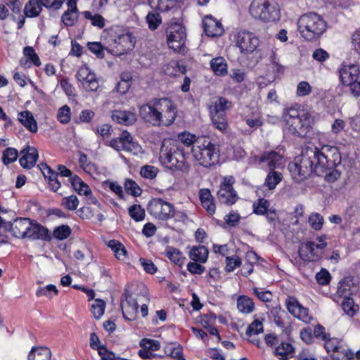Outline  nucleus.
Returning a JSON list of instances; mask_svg holds the SVG:
<instances>
[{
	"label": "nucleus",
	"instance_id": "4d7b16f0",
	"mask_svg": "<svg viewBox=\"0 0 360 360\" xmlns=\"http://www.w3.org/2000/svg\"><path fill=\"white\" fill-rule=\"evenodd\" d=\"M84 15L85 18L91 20L93 25L99 28H103L105 26V20L101 15L96 14L93 15L89 11H85Z\"/></svg>",
	"mask_w": 360,
	"mask_h": 360
},
{
	"label": "nucleus",
	"instance_id": "7ed1b4c3",
	"mask_svg": "<svg viewBox=\"0 0 360 360\" xmlns=\"http://www.w3.org/2000/svg\"><path fill=\"white\" fill-rule=\"evenodd\" d=\"M284 120L288 130L301 137L307 135L313 123V118L309 111L295 108H290L285 110Z\"/></svg>",
	"mask_w": 360,
	"mask_h": 360
},
{
	"label": "nucleus",
	"instance_id": "a211bd4d",
	"mask_svg": "<svg viewBox=\"0 0 360 360\" xmlns=\"http://www.w3.org/2000/svg\"><path fill=\"white\" fill-rule=\"evenodd\" d=\"M285 304L288 311L303 322L309 323L311 319L308 314L307 309L303 307L295 297H288L285 300Z\"/></svg>",
	"mask_w": 360,
	"mask_h": 360
},
{
	"label": "nucleus",
	"instance_id": "ea45409f",
	"mask_svg": "<svg viewBox=\"0 0 360 360\" xmlns=\"http://www.w3.org/2000/svg\"><path fill=\"white\" fill-rule=\"evenodd\" d=\"M333 360H352L354 358V353L349 349L340 345L338 349L330 354Z\"/></svg>",
	"mask_w": 360,
	"mask_h": 360
},
{
	"label": "nucleus",
	"instance_id": "f704fd0d",
	"mask_svg": "<svg viewBox=\"0 0 360 360\" xmlns=\"http://www.w3.org/2000/svg\"><path fill=\"white\" fill-rule=\"evenodd\" d=\"M210 65L217 75L224 76L227 74V63L224 58H213L210 62Z\"/></svg>",
	"mask_w": 360,
	"mask_h": 360
},
{
	"label": "nucleus",
	"instance_id": "412c9836",
	"mask_svg": "<svg viewBox=\"0 0 360 360\" xmlns=\"http://www.w3.org/2000/svg\"><path fill=\"white\" fill-rule=\"evenodd\" d=\"M203 26L205 32L210 37H220L224 32L221 23L212 16H206L204 18Z\"/></svg>",
	"mask_w": 360,
	"mask_h": 360
},
{
	"label": "nucleus",
	"instance_id": "69168bd1",
	"mask_svg": "<svg viewBox=\"0 0 360 360\" xmlns=\"http://www.w3.org/2000/svg\"><path fill=\"white\" fill-rule=\"evenodd\" d=\"M140 346L148 349L152 353L160 349V345L158 340L150 339H142L140 342Z\"/></svg>",
	"mask_w": 360,
	"mask_h": 360
},
{
	"label": "nucleus",
	"instance_id": "4c0bfd02",
	"mask_svg": "<svg viewBox=\"0 0 360 360\" xmlns=\"http://www.w3.org/2000/svg\"><path fill=\"white\" fill-rule=\"evenodd\" d=\"M283 178L281 172L275 170H270L265 179L264 186L269 190H274L276 186L281 181Z\"/></svg>",
	"mask_w": 360,
	"mask_h": 360
},
{
	"label": "nucleus",
	"instance_id": "680f3d73",
	"mask_svg": "<svg viewBox=\"0 0 360 360\" xmlns=\"http://www.w3.org/2000/svg\"><path fill=\"white\" fill-rule=\"evenodd\" d=\"M269 68H271L272 71L276 75L282 73L284 70L283 66L279 63L278 59L274 52H272L270 56Z\"/></svg>",
	"mask_w": 360,
	"mask_h": 360
},
{
	"label": "nucleus",
	"instance_id": "aec40b11",
	"mask_svg": "<svg viewBox=\"0 0 360 360\" xmlns=\"http://www.w3.org/2000/svg\"><path fill=\"white\" fill-rule=\"evenodd\" d=\"M22 155L19 160L20 165L25 169H30L34 166L38 159V151L32 146H27L20 151Z\"/></svg>",
	"mask_w": 360,
	"mask_h": 360
},
{
	"label": "nucleus",
	"instance_id": "e433bc0d",
	"mask_svg": "<svg viewBox=\"0 0 360 360\" xmlns=\"http://www.w3.org/2000/svg\"><path fill=\"white\" fill-rule=\"evenodd\" d=\"M108 247L114 252V255L117 259L124 260L126 259L127 250L120 242L116 240H111L108 243Z\"/></svg>",
	"mask_w": 360,
	"mask_h": 360
},
{
	"label": "nucleus",
	"instance_id": "c85d7f7f",
	"mask_svg": "<svg viewBox=\"0 0 360 360\" xmlns=\"http://www.w3.org/2000/svg\"><path fill=\"white\" fill-rule=\"evenodd\" d=\"M294 347L290 343L282 342L275 349V355L279 359L286 360L294 355Z\"/></svg>",
	"mask_w": 360,
	"mask_h": 360
},
{
	"label": "nucleus",
	"instance_id": "72a5a7b5",
	"mask_svg": "<svg viewBox=\"0 0 360 360\" xmlns=\"http://www.w3.org/2000/svg\"><path fill=\"white\" fill-rule=\"evenodd\" d=\"M42 10V4L40 0H30L24 8V13L27 17L33 18L38 16Z\"/></svg>",
	"mask_w": 360,
	"mask_h": 360
},
{
	"label": "nucleus",
	"instance_id": "bb28decb",
	"mask_svg": "<svg viewBox=\"0 0 360 360\" xmlns=\"http://www.w3.org/2000/svg\"><path fill=\"white\" fill-rule=\"evenodd\" d=\"M231 102L224 97H219L210 107V115H226L225 111L230 108Z\"/></svg>",
	"mask_w": 360,
	"mask_h": 360
},
{
	"label": "nucleus",
	"instance_id": "6ab92c4d",
	"mask_svg": "<svg viewBox=\"0 0 360 360\" xmlns=\"http://www.w3.org/2000/svg\"><path fill=\"white\" fill-rule=\"evenodd\" d=\"M259 164L266 163L267 167L270 170H275L276 168H278L283 166V156L276 151H266L258 158Z\"/></svg>",
	"mask_w": 360,
	"mask_h": 360
},
{
	"label": "nucleus",
	"instance_id": "4be33fe9",
	"mask_svg": "<svg viewBox=\"0 0 360 360\" xmlns=\"http://www.w3.org/2000/svg\"><path fill=\"white\" fill-rule=\"evenodd\" d=\"M31 221L28 218L15 219L11 224V230L15 237L27 238Z\"/></svg>",
	"mask_w": 360,
	"mask_h": 360
},
{
	"label": "nucleus",
	"instance_id": "49530a36",
	"mask_svg": "<svg viewBox=\"0 0 360 360\" xmlns=\"http://www.w3.org/2000/svg\"><path fill=\"white\" fill-rule=\"evenodd\" d=\"M269 202L264 198H259L253 204L254 212L257 214L263 215L269 210Z\"/></svg>",
	"mask_w": 360,
	"mask_h": 360
},
{
	"label": "nucleus",
	"instance_id": "4468645a",
	"mask_svg": "<svg viewBox=\"0 0 360 360\" xmlns=\"http://www.w3.org/2000/svg\"><path fill=\"white\" fill-rule=\"evenodd\" d=\"M145 297L139 295H133L126 293L125 300L122 302V311L123 316L129 321L135 320L138 313L139 303L142 302Z\"/></svg>",
	"mask_w": 360,
	"mask_h": 360
},
{
	"label": "nucleus",
	"instance_id": "ddd939ff",
	"mask_svg": "<svg viewBox=\"0 0 360 360\" xmlns=\"http://www.w3.org/2000/svg\"><path fill=\"white\" fill-rule=\"evenodd\" d=\"M76 78L87 91H96L99 88L98 78L86 64H84L79 68Z\"/></svg>",
	"mask_w": 360,
	"mask_h": 360
},
{
	"label": "nucleus",
	"instance_id": "13d9d810",
	"mask_svg": "<svg viewBox=\"0 0 360 360\" xmlns=\"http://www.w3.org/2000/svg\"><path fill=\"white\" fill-rule=\"evenodd\" d=\"M158 169L152 165H145L141 168V175L146 179H153L156 177Z\"/></svg>",
	"mask_w": 360,
	"mask_h": 360
},
{
	"label": "nucleus",
	"instance_id": "393cba45",
	"mask_svg": "<svg viewBox=\"0 0 360 360\" xmlns=\"http://www.w3.org/2000/svg\"><path fill=\"white\" fill-rule=\"evenodd\" d=\"M27 238L33 240L41 239L44 240H50V235L47 229L43 226L31 221Z\"/></svg>",
	"mask_w": 360,
	"mask_h": 360
},
{
	"label": "nucleus",
	"instance_id": "0eeeda50",
	"mask_svg": "<svg viewBox=\"0 0 360 360\" xmlns=\"http://www.w3.org/2000/svg\"><path fill=\"white\" fill-rule=\"evenodd\" d=\"M232 41L243 56L253 54L259 47V39L252 32L246 30H236Z\"/></svg>",
	"mask_w": 360,
	"mask_h": 360
},
{
	"label": "nucleus",
	"instance_id": "e2e57ef3",
	"mask_svg": "<svg viewBox=\"0 0 360 360\" xmlns=\"http://www.w3.org/2000/svg\"><path fill=\"white\" fill-rule=\"evenodd\" d=\"M24 55L36 66L41 65L40 60L35 53L34 49L31 46H26L23 51Z\"/></svg>",
	"mask_w": 360,
	"mask_h": 360
},
{
	"label": "nucleus",
	"instance_id": "5fc2aeb1",
	"mask_svg": "<svg viewBox=\"0 0 360 360\" xmlns=\"http://www.w3.org/2000/svg\"><path fill=\"white\" fill-rule=\"evenodd\" d=\"M146 21L150 30H155L161 23V18L158 13H150L146 16Z\"/></svg>",
	"mask_w": 360,
	"mask_h": 360
},
{
	"label": "nucleus",
	"instance_id": "473e14b6",
	"mask_svg": "<svg viewBox=\"0 0 360 360\" xmlns=\"http://www.w3.org/2000/svg\"><path fill=\"white\" fill-rule=\"evenodd\" d=\"M208 257V250L203 245L193 247L189 253L191 259L204 263L207 261Z\"/></svg>",
	"mask_w": 360,
	"mask_h": 360
},
{
	"label": "nucleus",
	"instance_id": "2eb2a0df",
	"mask_svg": "<svg viewBox=\"0 0 360 360\" xmlns=\"http://www.w3.org/2000/svg\"><path fill=\"white\" fill-rule=\"evenodd\" d=\"M235 179L233 176H226L220 186L217 193L219 200L226 205H233L238 199L237 193L233 188Z\"/></svg>",
	"mask_w": 360,
	"mask_h": 360
},
{
	"label": "nucleus",
	"instance_id": "09e8293b",
	"mask_svg": "<svg viewBox=\"0 0 360 360\" xmlns=\"http://www.w3.org/2000/svg\"><path fill=\"white\" fill-rule=\"evenodd\" d=\"M308 221L313 229L319 231L323 226V217L320 214L314 212L309 215Z\"/></svg>",
	"mask_w": 360,
	"mask_h": 360
},
{
	"label": "nucleus",
	"instance_id": "0e129e2a",
	"mask_svg": "<svg viewBox=\"0 0 360 360\" xmlns=\"http://www.w3.org/2000/svg\"><path fill=\"white\" fill-rule=\"evenodd\" d=\"M241 259L237 257H227L226 258V270L228 272L233 271L236 267L240 266Z\"/></svg>",
	"mask_w": 360,
	"mask_h": 360
},
{
	"label": "nucleus",
	"instance_id": "a18cd8bd",
	"mask_svg": "<svg viewBox=\"0 0 360 360\" xmlns=\"http://www.w3.org/2000/svg\"><path fill=\"white\" fill-rule=\"evenodd\" d=\"M18 156V153L16 149L13 148H7L3 152L2 161L4 165H8L15 162Z\"/></svg>",
	"mask_w": 360,
	"mask_h": 360
},
{
	"label": "nucleus",
	"instance_id": "37998d69",
	"mask_svg": "<svg viewBox=\"0 0 360 360\" xmlns=\"http://www.w3.org/2000/svg\"><path fill=\"white\" fill-rule=\"evenodd\" d=\"M177 137L178 140L187 147L193 145L195 143L200 142L195 135L186 131L179 133Z\"/></svg>",
	"mask_w": 360,
	"mask_h": 360
},
{
	"label": "nucleus",
	"instance_id": "f3484780",
	"mask_svg": "<svg viewBox=\"0 0 360 360\" xmlns=\"http://www.w3.org/2000/svg\"><path fill=\"white\" fill-rule=\"evenodd\" d=\"M109 146L117 151L133 152L138 148V145L132 141V137L127 131H123L120 137L110 141Z\"/></svg>",
	"mask_w": 360,
	"mask_h": 360
},
{
	"label": "nucleus",
	"instance_id": "a878e982",
	"mask_svg": "<svg viewBox=\"0 0 360 360\" xmlns=\"http://www.w3.org/2000/svg\"><path fill=\"white\" fill-rule=\"evenodd\" d=\"M18 120L30 132L36 133L37 131V123L31 112L25 110L19 112Z\"/></svg>",
	"mask_w": 360,
	"mask_h": 360
},
{
	"label": "nucleus",
	"instance_id": "de8ad7c7",
	"mask_svg": "<svg viewBox=\"0 0 360 360\" xmlns=\"http://www.w3.org/2000/svg\"><path fill=\"white\" fill-rule=\"evenodd\" d=\"M71 234V229L68 225H61L56 227L53 231L54 238L58 240H64L68 238Z\"/></svg>",
	"mask_w": 360,
	"mask_h": 360
},
{
	"label": "nucleus",
	"instance_id": "f8f14e48",
	"mask_svg": "<svg viewBox=\"0 0 360 360\" xmlns=\"http://www.w3.org/2000/svg\"><path fill=\"white\" fill-rule=\"evenodd\" d=\"M167 44L174 51H180L185 45L186 34L185 28L179 23L172 24L167 31Z\"/></svg>",
	"mask_w": 360,
	"mask_h": 360
},
{
	"label": "nucleus",
	"instance_id": "6e6552de",
	"mask_svg": "<svg viewBox=\"0 0 360 360\" xmlns=\"http://www.w3.org/2000/svg\"><path fill=\"white\" fill-rule=\"evenodd\" d=\"M360 71L354 64H342L339 68V78L344 86L349 87L351 94L358 98L360 96Z\"/></svg>",
	"mask_w": 360,
	"mask_h": 360
},
{
	"label": "nucleus",
	"instance_id": "052dcab7",
	"mask_svg": "<svg viewBox=\"0 0 360 360\" xmlns=\"http://www.w3.org/2000/svg\"><path fill=\"white\" fill-rule=\"evenodd\" d=\"M254 294L262 302H269L272 300L273 295L269 290H264L258 288H253Z\"/></svg>",
	"mask_w": 360,
	"mask_h": 360
},
{
	"label": "nucleus",
	"instance_id": "3c124183",
	"mask_svg": "<svg viewBox=\"0 0 360 360\" xmlns=\"http://www.w3.org/2000/svg\"><path fill=\"white\" fill-rule=\"evenodd\" d=\"M53 293L54 295H57L58 294V290L56 285L50 284L45 287H41L37 289L36 292V295L37 297L46 296L47 297L51 298V293Z\"/></svg>",
	"mask_w": 360,
	"mask_h": 360
},
{
	"label": "nucleus",
	"instance_id": "79ce46f5",
	"mask_svg": "<svg viewBox=\"0 0 360 360\" xmlns=\"http://www.w3.org/2000/svg\"><path fill=\"white\" fill-rule=\"evenodd\" d=\"M214 127L220 131L225 133L228 128L226 115H210Z\"/></svg>",
	"mask_w": 360,
	"mask_h": 360
},
{
	"label": "nucleus",
	"instance_id": "603ef678",
	"mask_svg": "<svg viewBox=\"0 0 360 360\" xmlns=\"http://www.w3.org/2000/svg\"><path fill=\"white\" fill-rule=\"evenodd\" d=\"M130 217L136 221H142L145 217V210L139 205H134L129 208Z\"/></svg>",
	"mask_w": 360,
	"mask_h": 360
},
{
	"label": "nucleus",
	"instance_id": "f03ea898",
	"mask_svg": "<svg viewBox=\"0 0 360 360\" xmlns=\"http://www.w3.org/2000/svg\"><path fill=\"white\" fill-rule=\"evenodd\" d=\"M160 159L166 167L178 170H187L185 161V152L176 140L165 139L160 150Z\"/></svg>",
	"mask_w": 360,
	"mask_h": 360
},
{
	"label": "nucleus",
	"instance_id": "c9c22d12",
	"mask_svg": "<svg viewBox=\"0 0 360 360\" xmlns=\"http://www.w3.org/2000/svg\"><path fill=\"white\" fill-rule=\"evenodd\" d=\"M165 353L176 360H186L183 356V348L180 345L169 343L165 347Z\"/></svg>",
	"mask_w": 360,
	"mask_h": 360
},
{
	"label": "nucleus",
	"instance_id": "58836bf2",
	"mask_svg": "<svg viewBox=\"0 0 360 360\" xmlns=\"http://www.w3.org/2000/svg\"><path fill=\"white\" fill-rule=\"evenodd\" d=\"M166 256L174 264L181 266L186 258L182 256L181 252L176 248L168 247L166 250Z\"/></svg>",
	"mask_w": 360,
	"mask_h": 360
},
{
	"label": "nucleus",
	"instance_id": "9d476101",
	"mask_svg": "<svg viewBox=\"0 0 360 360\" xmlns=\"http://www.w3.org/2000/svg\"><path fill=\"white\" fill-rule=\"evenodd\" d=\"M150 215L159 220H167L174 217V205L161 198H153L148 205Z\"/></svg>",
	"mask_w": 360,
	"mask_h": 360
},
{
	"label": "nucleus",
	"instance_id": "1a4fd4ad",
	"mask_svg": "<svg viewBox=\"0 0 360 360\" xmlns=\"http://www.w3.org/2000/svg\"><path fill=\"white\" fill-rule=\"evenodd\" d=\"M136 44V39L129 32L117 34L108 44V50L115 55H123L132 50Z\"/></svg>",
	"mask_w": 360,
	"mask_h": 360
},
{
	"label": "nucleus",
	"instance_id": "423d86ee",
	"mask_svg": "<svg viewBox=\"0 0 360 360\" xmlns=\"http://www.w3.org/2000/svg\"><path fill=\"white\" fill-rule=\"evenodd\" d=\"M249 12L252 17L263 22H274L281 16L278 5L271 0H253Z\"/></svg>",
	"mask_w": 360,
	"mask_h": 360
},
{
	"label": "nucleus",
	"instance_id": "f257e3e1",
	"mask_svg": "<svg viewBox=\"0 0 360 360\" xmlns=\"http://www.w3.org/2000/svg\"><path fill=\"white\" fill-rule=\"evenodd\" d=\"M341 162L340 154L336 147L328 145L321 149L306 147L288 168L294 179L301 181L313 172L321 175L326 172V179L333 182L340 177V172L334 168Z\"/></svg>",
	"mask_w": 360,
	"mask_h": 360
},
{
	"label": "nucleus",
	"instance_id": "bf43d9fd",
	"mask_svg": "<svg viewBox=\"0 0 360 360\" xmlns=\"http://www.w3.org/2000/svg\"><path fill=\"white\" fill-rule=\"evenodd\" d=\"M263 332L262 323L256 319L248 328L246 335L251 336L252 335H257Z\"/></svg>",
	"mask_w": 360,
	"mask_h": 360
},
{
	"label": "nucleus",
	"instance_id": "864d4df0",
	"mask_svg": "<svg viewBox=\"0 0 360 360\" xmlns=\"http://www.w3.org/2000/svg\"><path fill=\"white\" fill-rule=\"evenodd\" d=\"M105 304L101 300H96L95 302L91 306V312L94 316L98 319H100L105 311Z\"/></svg>",
	"mask_w": 360,
	"mask_h": 360
},
{
	"label": "nucleus",
	"instance_id": "cd10ccee",
	"mask_svg": "<svg viewBox=\"0 0 360 360\" xmlns=\"http://www.w3.org/2000/svg\"><path fill=\"white\" fill-rule=\"evenodd\" d=\"M51 352L46 347H33L28 355V360H51Z\"/></svg>",
	"mask_w": 360,
	"mask_h": 360
},
{
	"label": "nucleus",
	"instance_id": "39448f33",
	"mask_svg": "<svg viewBox=\"0 0 360 360\" xmlns=\"http://www.w3.org/2000/svg\"><path fill=\"white\" fill-rule=\"evenodd\" d=\"M191 153L198 163L204 167H211L219 161V148L208 140L198 142L193 146Z\"/></svg>",
	"mask_w": 360,
	"mask_h": 360
},
{
	"label": "nucleus",
	"instance_id": "774afa93",
	"mask_svg": "<svg viewBox=\"0 0 360 360\" xmlns=\"http://www.w3.org/2000/svg\"><path fill=\"white\" fill-rule=\"evenodd\" d=\"M77 19V13L65 11L62 15L61 20L66 26H72Z\"/></svg>",
	"mask_w": 360,
	"mask_h": 360
},
{
	"label": "nucleus",
	"instance_id": "2f4dec72",
	"mask_svg": "<svg viewBox=\"0 0 360 360\" xmlns=\"http://www.w3.org/2000/svg\"><path fill=\"white\" fill-rule=\"evenodd\" d=\"M237 308L241 313L250 314L255 309V304L249 297L241 295L237 300Z\"/></svg>",
	"mask_w": 360,
	"mask_h": 360
},
{
	"label": "nucleus",
	"instance_id": "c03bdc74",
	"mask_svg": "<svg viewBox=\"0 0 360 360\" xmlns=\"http://www.w3.org/2000/svg\"><path fill=\"white\" fill-rule=\"evenodd\" d=\"M79 203V201L77 197L75 195L65 197L61 200V206L69 211L75 210L77 208Z\"/></svg>",
	"mask_w": 360,
	"mask_h": 360
},
{
	"label": "nucleus",
	"instance_id": "6e6d98bb",
	"mask_svg": "<svg viewBox=\"0 0 360 360\" xmlns=\"http://www.w3.org/2000/svg\"><path fill=\"white\" fill-rule=\"evenodd\" d=\"M124 188L128 193L134 196L140 195L141 193V189L140 187L134 181L131 179L126 180L124 184Z\"/></svg>",
	"mask_w": 360,
	"mask_h": 360
},
{
	"label": "nucleus",
	"instance_id": "b1692460",
	"mask_svg": "<svg viewBox=\"0 0 360 360\" xmlns=\"http://www.w3.org/2000/svg\"><path fill=\"white\" fill-rule=\"evenodd\" d=\"M112 119L119 124L131 125L136 121V115L131 111L114 110L112 112Z\"/></svg>",
	"mask_w": 360,
	"mask_h": 360
},
{
	"label": "nucleus",
	"instance_id": "c756f323",
	"mask_svg": "<svg viewBox=\"0 0 360 360\" xmlns=\"http://www.w3.org/2000/svg\"><path fill=\"white\" fill-rule=\"evenodd\" d=\"M70 181L75 191L79 195H84L85 196H89L90 194H91V190L89 186L86 183H84L78 176H73L70 179Z\"/></svg>",
	"mask_w": 360,
	"mask_h": 360
},
{
	"label": "nucleus",
	"instance_id": "20e7f679",
	"mask_svg": "<svg viewBox=\"0 0 360 360\" xmlns=\"http://www.w3.org/2000/svg\"><path fill=\"white\" fill-rule=\"evenodd\" d=\"M297 26L301 36L307 41L319 39L326 30V22L321 15L315 13L300 16Z\"/></svg>",
	"mask_w": 360,
	"mask_h": 360
},
{
	"label": "nucleus",
	"instance_id": "7c9ffc66",
	"mask_svg": "<svg viewBox=\"0 0 360 360\" xmlns=\"http://www.w3.org/2000/svg\"><path fill=\"white\" fill-rule=\"evenodd\" d=\"M177 0H148V3L152 9L165 12L172 8Z\"/></svg>",
	"mask_w": 360,
	"mask_h": 360
},
{
	"label": "nucleus",
	"instance_id": "338daca9",
	"mask_svg": "<svg viewBox=\"0 0 360 360\" xmlns=\"http://www.w3.org/2000/svg\"><path fill=\"white\" fill-rule=\"evenodd\" d=\"M312 90L310 84L305 81L300 82L297 87V95L298 96H306L311 94Z\"/></svg>",
	"mask_w": 360,
	"mask_h": 360
},
{
	"label": "nucleus",
	"instance_id": "5701e85b",
	"mask_svg": "<svg viewBox=\"0 0 360 360\" xmlns=\"http://www.w3.org/2000/svg\"><path fill=\"white\" fill-rule=\"evenodd\" d=\"M300 258L304 262H315L320 257L319 251L315 250L314 242H307L300 245L299 250Z\"/></svg>",
	"mask_w": 360,
	"mask_h": 360
},
{
	"label": "nucleus",
	"instance_id": "9b49d317",
	"mask_svg": "<svg viewBox=\"0 0 360 360\" xmlns=\"http://www.w3.org/2000/svg\"><path fill=\"white\" fill-rule=\"evenodd\" d=\"M159 125L169 126L176 117L177 110L173 102L167 98H157Z\"/></svg>",
	"mask_w": 360,
	"mask_h": 360
},
{
	"label": "nucleus",
	"instance_id": "dca6fc26",
	"mask_svg": "<svg viewBox=\"0 0 360 360\" xmlns=\"http://www.w3.org/2000/svg\"><path fill=\"white\" fill-rule=\"evenodd\" d=\"M139 115L146 122L155 127H160L157 98H153L140 106Z\"/></svg>",
	"mask_w": 360,
	"mask_h": 360
},
{
	"label": "nucleus",
	"instance_id": "8fccbe9b",
	"mask_svg": "<svg viewBox=\"0 0 360 360\" xmlns=\"http://www.w3.org/2000/svg\"><path fill=\"white\" fill-rule=\"evenodd\" d=\"M58 120L62 124H68L71 119V111L68 105H65L60 108L57 114Z\"/></svg>",
	"mask_w": 360,
	"mask_h": 360
},
{
	"label": "nucleus",
	"instance_id": "a19ab883",
	"mask_svg": "<svg viewBox=\"0 0 360 360\" xmlns=\"http://www.w3.org/2000/svg\"><path fill=\"white\" fill-rule=\"evenodd\" d=\"M342 308L348 316H354L359 310V306L354 304V300L351 297H345L342 302Z\"/></svg>",
	"mask_w": 360,
	"mask_h": 360
}]
</instances>
